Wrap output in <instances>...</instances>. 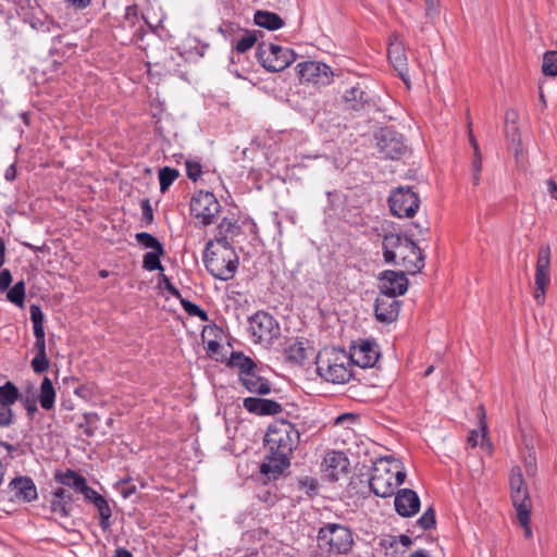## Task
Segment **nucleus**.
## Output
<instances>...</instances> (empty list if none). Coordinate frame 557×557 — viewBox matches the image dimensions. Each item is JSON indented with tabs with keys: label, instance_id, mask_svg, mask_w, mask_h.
<instances>
[{
	"label": "nucleus",
	"instance_id": "nucleus-40",
	"mask_svg": "<svg viewBox=\"0 0 557 557\" xmlns=\"http://www.w3.org/2000/svg\"><path fill=\"white\" fill-rule=\"evenodd\" d=\"M25 297V284L17 282L7 294V298L14 305L23 307Z\"/></svg>",
	"mask_w": 557,
	"mask_h": 557
},
{
	"label": "nucleus",
	"instance_id": "nucleus-62",
	"mask_svg": "<svg viewBox=\"0 0 557 557\" xmlns=\"http://www.w3.org/2000/svg\"><path fill=\"white\" fill-rule=\"evenodd\" d=\"M546 185L550 197L557 200V183L553 178H549L546 181Z\"/></svg>",
	"mask_w": 557,
	"mask_h": 557
},
{
	"label": "nucleus",
	"instance_id": "nucleus-42",
	"mask_svg": "<svg viewBox=\"0 0 557 557\" xmlns=\"http://www.w3.org/2000/svg\"><path fill=\"white\" fill-rule=\"evenodd\" d=\"M135 238L137 243L140 244L143 247L149 248L151 250H161V248L163 247L162 244L153 235L146 232L137 233L135 235Z\"/></svg>",
	"mask_w": 557,
	"mask_h": 557
},
{
	"label": "nucleus",
	"instance_id": "nucleus-3",
	"mask_svg": "<svg viewBox=\"0 0 557 557\" xmlns=\"http://www.w3.org/2000/svg\"><path fill=\"white\" fill-rule=\"evenodd\" d=\"M318 374L335 384H343L347 381L348 355L343 348L326 347L317 356Z\"/></svg>",
	"mask_w": 557,
	"mask_h": 557
},
{
	"label": "nucleus",
	"instance_id": "nucleus-52",
	"mask_svg": "<svg viewBox=\"0 0 557 557\" xmlns=\"http://www.w3.org/2000/svg\"><path fill=\"white\" fill-rule=\"evenodd\" d=\"M79 494H82L85 499L87 502H90L92 504H95L96 502H98V498H102L103 496L100 495L97 491H95L94 488H91L90 486L87 485V482L84 484V486L82 487V491H79Z\"/></svg>",
	"mask_w": 557,
	"mask_h": 557
},
{
	"label": "nucleus",
	"instance_id": "nucleus-2",
	"mask_svg": "<svg viewBox=\"0 0 557 557\" xmlns=\"http://www.w3.org/2000/svg\"><path fill=\"white\" fill-rule=\"evenodd\" d=\"M215 247L214 242H208L203 251V263L208 272L220 281L234 277L238 257L232 247Z\"/></svg>",
	"mask_w": 557,
	"mask_h": 557
},
{
	"label": "nucleus",
	"instance_id": "nucleus-31",
	"mask_svg": "<svg viewBox=\"0 0 557 557\" xmlns=\"http://www.w3.org/2000/svg\"><path fill=\"white\" fill-rule=\"evenodd\" d=\"M406 236H400L397 234H388L383 239V256L384 260L387 263L395 262V255L399 251L400 246L403 245V240L406 239Z\"/></svg>",
	"mask_w": 557,
	"mask_h": 557
},
{
	"label": "nucleus",
	"instance_id": "nucleus-51",
	"mask_svg": "<svg viewBox=\"0 0 557 557\" xmlns=\"http://www.w3.org/2000/svg\"><path fill=\"white\" fill-rule=\"evenodd\" d=\"M486 433H487L486 424L484 422H481V431H471V433H470V435L468 437V443L472 447L478 446V444H479V436L481 435L482 442H483L485 436H486Z\"/></svg>",
	"mask_w": 557,
	"mask_h": 557
},
{
	"label": "nucleus",
	"instance_id": "nucleus-53",
	"mask_svg": "<svg viewBox=\"0 0 557 557\" xmlns=\"http://www.w3.org/2000/svg\"><path fill=\"white\" fill-rule=\"evenodd\" d=\"M186 173L187 176L195 182L202 173L201 165L197 162H186Z\"/></svg>",
	"mask_w": 557,
	"mask_h": 557
},
{
	"label": "nucleus",
	"instance_id": "nucleus-23",
	"mask_svg": "<svg viewBox=\"0 0 557 557\" xmlns=\"http://www.w3.org/2000/svg\"><path fill=\"white\" fill-rule=\"evenodd\" d=\"M396 511L403 517H411L420 509L418 494L409 488L400 490L394 500Z\"/></svg>",
	"mask_w": 557,
	"mask_h": 557
},
{
	"label": "nucleus",
	"instance_id": "nucleus-27",
	"mask_svg": "<svg viewBox=\"0 0 557 557\" xmlns=\"http://www.w3.org/2000/svg\"><path fill=\"white\" fill-rule=\"evenodd\" d=\"M240 227L237 222L230 218H223L218 225V233L211 242L218 247H232L230 240L237 236Z\"/></svg>",
	"mask_w": 557,
	"mask_h": 557
},
{
	"label": "nucleus",
	"instance_id": "nucleus-58",
	"mask_svg": "<svg viewBox=\"0 0 557 557\" xmlns=\"http://www.w3.org/2000/svg\"><path fill=\"white\" fill-rule=\"evenodd\" d=\"M426 5V16L433 18L437 14L438 0H424Z\"/></svg>",
	"mask_w": 557,
	"mask_h": 557
},
{
	"label": "nucleus",
	"instance_id": "nucleus-44",
	"mask_svg": "<svg viewBox=\"0 0 557 557\" xmlns=\"http://www.w3.org/2000/svg\"><path fill=\"white\" fill-rule=\"evenodd\" d=\"M380 546L386 550L387 557H395L399 553L398 540L395 535H387L381 539Z\"/></svg>",
	"mask_w": 557,
	"mask_h": 557
},
{
	"label": "nucleus",
	"instance_id": "nucleus-12",
	"mask_svg": "<svg viewBox=\"0 0 557 557\" xmlns=\"http://www.w3.org/2000/svg\"><path fill=\"white\" fill-rule=\"evenodd\" d=\"M298 74L301 81L317 85L326 86L333 81L334 73L332 69L322 62L306 61L297 65Z\"/></svg>",
	"mask_w": 557,
	"mask_h": 557
},
{
	"label": "nucleus",
	"instance_id": "nucleus-7",
	"mask_svg": "<svg viewBox=\"0 0 557 557\" xmlns=\"http://www.w3.org/2000/svg\"><path fill=\"white\" fill-rule=\"evenodd\" d=\"M388 205L393 215L412 218L420 208V199L411 187L399 186L391 191Z\"/></svg>",
	"mask_w": 557,
	"mask_h": 557
},
{
	"label": "nucleus",
	"instance_id": "nucleus-41",
	"mask_svg": "<svg viewBox=\"0 0 557 557\" xmlns=\"http://www.w3.org/2000/svg\"><path fill=\"white\" fill-rule=\"evenodd\" d=\"M531 509L532 508H523L522 507L521 509L516 510L517 519H518L520 525L523 528L524 536L527 539H531L533 536V533H532V530L530 527Z\"/></svg>",
	"mask_w": 557,
	"mask_h": 557
},
{
	"label": "nucleus",
	"instance_id": "nucleus-11",
	"mask_svg": "<svg viewBox=\"0 0 557 557\" xmlns=\"http://www.w3.org/2000/svg\"><path fill=\"white\" fill-rule=\"evenodd\" d=\"M249 329L256 342L270 343L280 335L278 323L264 311H258L249 319Z\"/></svg>",
	"mask_w": 557,
	"mask_h": 557
},
{
	"label": "nucleus",
	"instance_id": "nucleus-32",
	"mask_svg": "<svg viewBox=\"0 0 557 557\" xmlns=\"http://www.w3.org/2000/svg\"><path fill=\"white\" fill-rule=\"evenodd\" d=\"M38 400L45 410H51L54 407L55 389L48 376H45L41 381Z\"/></svg>",
	"mask_w": 557,
	"mask_h": 557
},
{
	"label": "nucleus",
	"instance_id": "nucleus-39",
	"mask_svg": "<svg viewBox=\"0 0 557 557\" xmlns=\"http://www.w3.org/2000/svg\"><path fill=\"white\" fill-rule=\"evenodd\" d=\"M542 72L546 76L557 75V51L552 50L544 53Z\"/></svg>",
	"mask_w": 557,
	"mask_h": 557
},
{
	"label": "nucleus",
	"instance_id": "nucleus-28",
	"mask_svg": "<svg viewBox=\"0 0 557 557\" xmlns=\"http://www.w3.org/2000/svg\"><path fill=\"white\" fill-rule=\"evenodd\" d=\"M227 366L238 371V379L257 368L256 362L242 351H233L228 358Z\"/></svg>",
	"mask_w": 557,
	"mask_h": 557
},
{
	"label": "nucleus",
	"instance_id": "nucleus-15",
	"mask_svg": "<svg viewBox=\"0 0 557 557\" xmlns=\"http://www.w3.org/2000/svg\"><path fill=\"white\" fill-rule=\"evenodd\" d=\"M510 497L515 509L532 508L529 490L525 485L522 470L515 466L509 474Z\"/></svg>",
	"mask_w": 557,
	"mask_h": 557
},
{
	"label": "nucleus",
	"instance_id": "nucleus-29",
	"mask_svg": "<svg viewBox=\"0 0 557 557\" xmlns=\"http://www.w3.org/2000/svg\"><path fill=\"white\" fill-rule=\"evenodd\" d=\"M54 480L61 485L71 487L76 493H79L86 483V479L83 475L71 469L63 472H57L54 474Z\"/></svg>",
	"mask_w": 557,
	"mask_h": 557
},
{
	"label": "nucleus",
	"instance_id": "nucleus-61",
	"mask_svg": "<svg viewBox=\"0 0 557 557\" xmlns=\"http://www.w3.org/2000/svg\"><path fill=\"white\" fill-rule=\"evenodd\" d=\"M163 283H164V287L165 289L174 297H180L181 294L178 292V289L171 283V281L166 277V276H163L162 278Z\"/></svg>",
	"mask_w": 557,
	"mask_h": 557
},
{
	"label": "nucleus",
	"instance_id": "nucleus-49",
	"mask_svg": "<svg viewBox=\"0 0 557 557\" xmlns=\"http://www.w3.org/2000/svg\"><path fill=\"white\" fill-rule=\"evenodd\" d=\"M32 368L35 373H42L49 369V360L47 355H36L32 360Z\"/></svg>",
	"mask_w": 557,
	"mask_h": 557
},
{
	"label": "nucleus",
	"instance_id": "nucleus-56",
	"mask_svg": "<svg viewBox=\"0 0 557 557\" xmlns=\"http://www.w3.org/2000/svg\"><path fill=\"white\" fill-rule=\"evenodd\" d=\"M12 282V276L9 270L0 272V292L5 290Z\"/></svg>",
	"mask_w": 557,
	"mask_h": 557
},
{
	"label": "nucleus",
	"instance_id": "nucleus-1",
	"mask_svg": "<svg viewBox=\"0 0 557 557\" xmlns=\"http://www.w3.org/2000/svg\"><path fill=\"white\" fill-rule=\"evenodd\" d=\"M371 492L379 497H389L406 479L403 462L394 456L379 457L364 476Z\"/></svg>",
	"mask_w": 557,
	"mask_h": 557
},
{
	"label": "nucleus",
	"instance_id": "nucleus-57",
	"mask_svg": "<svg viewBox=\"0 0 557 557\" xmlns=\"http://www.w3.org/2000/svg\"><path fill=\"white\" fill-rule=\"evenodd\" d=\"M120 485V491L124 498L131 497L136 491L135 485H131L127 481H121Z\"/></svg>",
	"mask_w": 557,
	"mask_h": 557
},
{
	"label": "nucleus",
	"instance_id": "nucleus-19",
	"mask_svg": "<svg viewBox=\"0 0 557 557\" xmlns=\"http://www.w3.org/2000/svg\"><path fill=\"white\" fill-rule=\"evenodd\" d=\"M400 309V302L396 296L379 294L374 304V313L377 321L383 323L394 322Z\"/></svg>",
	"mask_w": 557,
	"mask_h": 557
},
{
	"label": "nucleus",
	"instance_id": "nucleus-37",
	"mask_svg": "<svg viewBox=\"0 0 557 557\" xmlns=\"http://www.w3.org/2000/svg\"><path fill=\"white\" fill-rule=\"evenodd\" d=\"M286 358L294 363H301L307 359V349L300 342L289 345L286 350Z\"/></svg>",
	"mask_w": 557,
	"mask_h": 557
},
{
	"label": "nucleus",
	"instance_id": "nucleus-38",
	"mask_svg": "<svg viewBox=\"0 0 557 557\" xmlns=\"http://www.w3.org/2000/svg\"><path fill=\"white\" fill-rule=\"evenodd\" d=\"M180 173L177 170L169 166H164L159 170V182H160V190L162 193L166 191L169 187L174 183V181L178 177Z\"/></svg>",
	"mask_w": 557,
	"mask_h": 557
},
{
	"label": "nucleus",
	"instance_id": "nucleus-17",
	"mask_svg": "<svg viewBox=\"0 0 557 557\" xmlns=\"http://www.w3.org/2000/svg\"><path fill=\"white\" fill-rule=\"evenodd\" d=\"M377 346L370 339L350 345V363L362 369L372 368L379 359Z\"/></svg>",
	"mask_w": 557,
	"mask_h": 557
},
{
	"label": "nucleus",
	"instance_id": "nucleus-8",
	"mask_svg": "<svg viewBox=\"0 0 557 557\" xmlns=\"http://www.w3.org/2000/svg\"><path fill=\"white\" fill-rule=\"evenodd\" d=\"M220 202L210 191L199 190L190 202L191 215L203 226L213 223L220 212Z\"/></svg>",
	"mask_w": 557,
	"mask_h": 557
},
{
	"label": "nucleus",
	"instance_id": "nucleus-21",
	"mask_svg": "<svg viewBox=\"0 0 557 557\" xmlns=\"http://www.w3.org/2000/svg\"><path fill=\"white\" fill-rule=\"evenodd\" d=\"M323 470L331 481H337L341 474L348 470V458L344 451L332 450L327 453L323 460Z\"/></svg>",
	"mask_w": 557,
	"mask_h": 557
},
{
	"label": "nucleus",
	"instance_id": "nucleus-5",
	"mask_svg": "<svg viewBox=\"0 0 557 557\" xmlns=\"http://www.w3.org/2000/svg\"><path fill=\"white\" fill-rule=\"evenodd\" d=\"M299 441V433L294 425L286 421L276 422L269 426L264 437L269 451L289 455Z\"/></svg>",
	"mask_w": 557,
	"mask_h": 557
},
{
	"label": "nucleus",
	"instance_id": "nucleus-24",
	"mask_svg": "<svg viewBox=\"0 0 557 557\" xmlns=\"http://www.w3.org/2000/svg\"><path fill=\"white\" fill-rule=\"evenodd\" d=\"M243 407L250 413L258 416H272L280 413L283 408L281 404L272 399L247 397L243 400Z\"/></svg>",
	"mask_w": 557,
	"mask_h": 557
},
{
	"label": "nucleus",
	"instance_id": "nucleus-14",
	"mask_svg": "<svg viewBox=\"0 0 557 557\" xmlns=\"http://www.w3.org/2000/svg\"><path fill=\"white\" fill-rule=\"evenodd\" d=\"M394 263L401 264L412 273L420 271L424 267V260L420 248L408 237L403 240L399 251L396 252Z\"/></svg>",
	"mask_w": 557,
	"mask_h": 557
},
{
	"label": "nucleus",
	"instance_id": "nucleus-30",
	"mask_svg": "<svg viewBox=\"0 0 557 557\" xmlns=\"http://www.w3.org/2000/svg\"><path fill=\"white\" fill-rule=\"evenodd\" d=\"M255 24L269 30H276L283 27L284 21L274 12L259 10L255 13Z\"/></svg>",
	"mask_w": 557,
	"mask_h": 557
},
{
	"label": "nucleus",
	"instance_id": "nucleus-6",
	"mask_svg": "<svg viewBox=\"0 0 557 557\" xmlns=\"http://www.w3.org/2000/svg\"><path fill=\"white\" fill-rule=\"evenodd\" d=\"M256 57L268 72H281L296 60L292 49L265 42L258 46Z\"/></svg>",
	"mask_w": 557,
	"mask_h": 557
},
{
	"label": "nucleus",
	"instance_id": "nucleus-9",
	"mask_svg": "<svg viewBox=\"0 0 557 557\" xmlns=\"http://www.w3.org/2000/svg\"><path fill=\"white\" fill-rule=\"evenodd\" d=\"M354 444L356 446V450H350V455L356 459L354 465L355 475L359 478L360 482H362L363 476L368 475L370 467L376 462L379 457L372 453L374 444L369 437L355 435Z\"/></svg>",
	"mask_w": 557,
	"mask_h": 557
},
{
	"label": "nucleus",
	"instance_id": "nucleus-35",
	"mask_svg": "<svg viewBox=\"0 0 557 557\" xmlns=\"http://www.w3.org/2000/svg\"><path fill=\"white\" fill-rule=\"evenodd\" d=\"M94 505H95V507L97 508V510L99 512V518H100L99 525H100V528L103 531H108L110 529V525H111L110 518H111V515H112L110 505L108 504V502L106 500L104 497L98 498V502H96Z\"/></svg>",
	"mask_w": 557,
	"mask_h": 557
},
{
	"label": "nucleus",
	"instance_id": "nucleus-20",
	"mask_svg": "<svg viewBox=\"0 0 557 557\" xmlns=\"http://www.w3.org/2000/svg\"><path fill=\"white\" fill-rule=\"evenodd\" d=\"M380 294L391 296L404 295L408 289V278L404 272L385 271L381 276Z\"/></svg>",
	"mask_w": 557,
	"mask_h": 557
},
{
	"label": "nucleus",
	"instance_id": "nucleus-60",
	"mask_svg": "<svg viewBox=\"0 0 557 557\" xmlns=\"http://www.w3.org/2000/svg\"><path fill=\"white\" fill-rule=\"evenodd\" d=\"M141 209L144 219H146L148 222H151L153 219V213L149 200H144L141 202Z\"/></svg>",
	"mask_w": 557,
	"mask_h": 557
},
{
	"label": "nucleus",
	"instance_id": "nucleus-4",
	"mask_svg": "<svg viewBox=\"0 0 557 557\" xmlns=\"http://www.w3.org/2000/svg\"><path fill=\"white\" fill-rule=\"evenodd\" d=\"M368 131L360 129V135L370 134L373 135L376 140V148L382 158L397 160L406 151V146L403 136L389 127H382L376 129L375 124L371 120H367Z\"/></svg>",
	"mask_w": 557,
	"mask_h": 557
},
{
	"label": "nucleus",
	"instance_id": "nucleus-26",
	"mask_svg": "<svg viewBox=\"0 0 557 557\" xmlns=\"http://www.w3.org/2000/svg\"><path fill=\"white\" fill-rule=\"evenodd\" d=\"M289 466L288 455L281 456V453L269 451L261 465V472L269 479H276Z\"/></svg>",
	"mask_w": 557,
	"mask_h": 557
},
{
	"label": "nucleus",
	"instance_id": "nucleus-10",
	"mask_svg": "<svg viewBox=\"0 0 557 557\" xmlns=\"http://www.w3.org/2000/svg\"><path fill=\"white\" fill-rule=\"evenodd\" d=\"M550 247L543 245L539 249L536 269H535V290L534 298L539 305L545 302L546 288L550 283Z\"/></svg>",
	"mask_w": 557,
	"mask_h": 557
},
{
	"label": "nucleus",
	"instance_id": "nucleus-36",
	"mask_svg": "<svg viewBox=\"0 0 557 557\" xmlns=\"http://www.w3.org/2000/svg\"><path fill=\"white\" fill-rule=\"evenodd\" d=\"M30 320L33 322L34 336H45L44 321L45 317L38 305H32L29 308Z\"/></svg>",
	"mask_w": 557,
	"mask_h": 557
},
{
	"label": "nucleus",
	"instance_id": "nucleus-45",
	"mask_svg": "<svg viewBox=\"0 0 557 557\" xmlns=\"http://www.w3.org/2000/svg\"><path fill=\"white\" fill-rule=\"evenodd\" d=\"M50 508L53 513L65 518L70 516L72 505L51 495Z\"/></svg>",
	"mask_w": 557,
	"mask_h": 557
},
{
	"label": "nucleus",
	"instance_id": "nucleus-33",
	"mask_svg": "<svg viewBox=\"0 0 557 557\" xmlns=\"http://www.w3.org/2000/svg\"><path fill=\"white\" fill-rule=\"evenodd\" d=\"M20 397L18 388L10 381L0 386V404L12 408Z\"/></svg>",
	"mask_w": 557,
	"mask_h": 557
},
{
	"label": "nucleus",
	"instance_id": "nucleus-46",
	"mask_svg": "<svg viewBox=\"0 0 557 557\" xmlns=\"http://www.w3.org/2000/svg\"><path fill=\"white\" fill-rule=\"evenodd\" d=\"M256 41L257 36L255 34L246 33L239 40H237L235 49L239 53H245L252 48Z\"/></svg>",
	"mask_w": 557,
	"mask_h": 557
},
{
	"label": "nucleus",
	"instance_id": "nucleus-43",
	"mask_svg": "<svg viewBox=\"0 0 557 557\" xmlns=\"http://www.w3.org/2000/svg\"><path fill=\"white\" fill-rule=\"evenodd\" d=\"M181 305L189 315L197 317L203 322L209 320L208 313L198 305L183 298L181 299Z\"/></svg>",
	"mask_w": 557,
	"mask_h": 557
},
{
	"label": "nucleus",
	"instance_id": "nucleus-55",
	"mask_svg": "<svg viewBox=\"0 0 557 557\" xmlns=\"http://www.w3.org/2000/svg\"><path fill=\"white\" fill-rule=\"evenodd\" d=\"M55 498H59L61 500H65L67 504L72 505L73 497L70 493H67L63 487L55 488L52 494Z\"/></svg>",
	"mask_w": 557,
	"mask_h": 557
},
{
	"label": "nucleus",
	"instance_id": "nucleus-13",
	"mask_svg": "<svg viewBox=\"0 0 557 557\" xmlns=\"http://www.w3.org/2000/svg\"><path fill=\"white\" fill-rule=\"evenodd\" d=\"M376 110V102L373 94L369 90L368 86L362 83H357L350 88V112L361 113L360 116H366L363 120H371L370 113ZM352 116L350 115V119Z\"/></svg>",
	"mask_w": 557,
	"mask_h": 557
},
{
	"label": "nucleus",
	"instance_id": "nucleus-18",
	"mask_svg": "<svg viewBox=\"0 0 557 557\" xmlns=\"http://www.w3.org/2000/svg\"><path fill=\"white\" fill-rule=\"evenodd\" d=\"M387 54L389 62L392 63L393 67L398 72L400 78L404 81L407 87H410L407 57L405 53L404 45L398 39V37L395 36L393 39H391L387 49Z\"/></svg>",
	"mask_w": 557,
	"mask_h": 557
},
{
	"label": "nucleus",
	"instance_id": "nucleus-25",
	"mask_svg": "<svg viewBox=\"0 0 557 557\" xmlns=\"http://www.w3.org/2000/svg\"><path fill=\"white\" fill-rule=\"evenodd\" d=\"M242 385L248 393L268 395L271 393V383L268 379L260 375L258 367L239 379Z\"/></svg>",
	"mask_w": 557,
	"mask_h": 557
},
{
	"label": "nucleus",
	"instance_id": "nucleus-54",
	"mask_svg": "<svg viewBox=\"0 0 557 557\" xmlns=\"http://www.w3.org/2000/svg\"><path fill=\"white\" fill-rule=\"evenodd\" d=\"M63 1L69 8H72L74 11H84L91 3V0H63Z\"/></svg>",
	"mask_w": 557,
	"mask_h": 557
},
{
	"label": "nucleus",
	"instance_id": "nucleus-47",
	"mask_svg": "<svg viewBox=\"0 0 557 557\" xmlns=\"http://www.w3.org/2000/svg\"><path fill=\"white\" fill-rule=\"evenodd\" d=\"M435 513L432 508L426 509L423 515L418 519L417 524L422 530H429L435 525Z\"/></svg>",
	"mask_w": 557,
	"mask_h": 557
},
{
	"label": "nucleus",
	"instance_id": "nucleus-50",
	"mask_svg": "<svg viewBox=\"0 0 557 557\" xmlns=\"http://www.w3.org/2000/svg\"><path fill=\"white\" fill-rule=\"evenodd\" d=\"M525 472L529 476H535L537 472V465L534 451H530L524 459Z\"/></svg>",
	"mask_w": 557,
	"mask_h": 557
},
{
	"label": "nucleus",
	"instance_id": "nucleus-16",
	"mask_svg": "<svg viewBox=\"0 0 557 557\" xmlns=\"http://www.w3.org/2000/svg\"><path fill=\"white\" fill-rule=\"evenodd\" d=\"M319 540L337 554L348 553V529L338 524H327L320 529Z\"/></svg>",
	"mask_w": 557,
	"mask_h": 557
},
{
	"label": "nucleus",
	"instance_id": "nucleus-34",
	"mask_svg": "<svg viewBox=\"0 0 557 557\" xmlns=\"http://www.w3.org/2000/svg\"><path fill=\"white\" fill-rule=\"evenodd\" d=\"M164 253V248L162 247L161 250L156 249L151 250L149 252H146L143 259V268L147 271H156L160 270L163 271V267L160 261V257Z\"/></svg>",
	"mask_w": 557,
	"mask_h": 557
},
{
	"label": "nucleus",
	"instance_id": "nucleus-48",
	"mask_svg": "<svg viewBox=\"0 0 557 557\" xmlns=\"http://www.w3.org/2000/svg\"><path fill=\"white\" fill-rule=\"evenodd\" d=\"M14 422V414L11 407L0 404V428H9Z\"/></svg>",
	"mask_w": 557,
	"mask_h": 557
},
{
	"label": "nucleus",
	"instance_id": "nucleus-64",
	"mask_svg": "<svg viewBox=\"0 0 557 557\" xmlns=\"http://www.w3.org/2000/svg\"><path fill=\"white\" fill-rule=\"evenodd\" d=\"M113 557H133L132 553L123 547H120L115 550Z\"/></svg>",
	"mask_w": 557,
	"mask_h": 557
},
{
	"label": "nucleus",
	"instance_id": "nucleus-59",
	"mask_svg": "<svg viewBox=\"0 0 557 557\" xmlns=\"http://www.w3.org/2000/svg\"><path fill=\"white\" fill-rule=\"evenodd\" d=\"M36 342L34 344V349L36 350V355H47L46 352V339L45 336L35 337Z\"/></svg>",
	"mask_w": 557,
	"mask_h": 557
},
{
	"label": "nucleus",
	"instance_id": "nucleus-22",
	"mask_svg": "<svg viewBox=\"0 0 557 557\" xmlns=\"http://www.w3.org/2000/svg\"><path fill=\"white\" fill-rule=\"evenodd\" d=\"M10 493L13 498L25 503H32L37 499L38 493L34 481L28 476H17L9 484Z\"/></svg>",
	"mask_w": 557,
	"mask_h": 557
},
{
	"label": "nucleus",
	"instance_id": "nucleus-63",
	"mask_svg": "<svg viewBox=\"0 0 557 557\" xmlns=\"http://www.w3.org/2000/svg\"><path fill=\"white\" fill-rule=\"evenodd\" d=\"M482 170V156L481 152L474 154V159L472 161V172H481Z\"/></svg>",
	"mask_w": 557,
	"mask_h": 557
}]
</instances>
